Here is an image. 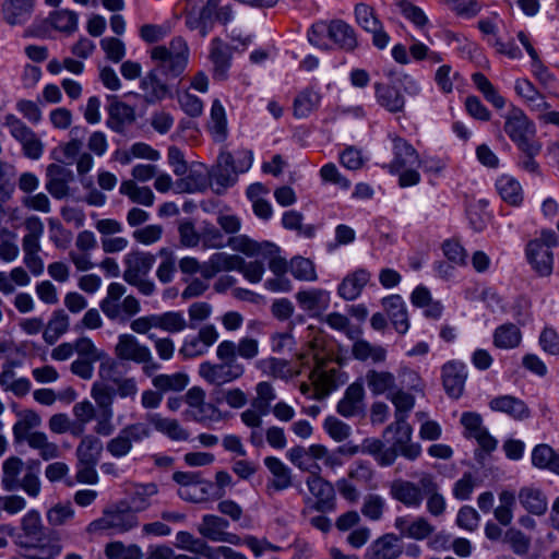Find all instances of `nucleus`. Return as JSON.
I'll return each mask as SVG.
<instances>
[{"label":"nucleus","mask_w":559,"mask_h":559,"mask_svg":"<svg viewBox=\"0 0 559 559\" xmlns=\"http://www.w3.org/2000/svg\"><path fill=\"white\" fill-rule=\"evenodd\" d=\"M152 60L157 66L140 81V96L147 105H155L171 96L169 79L183 73L189 59L187 43L181 37L174 38L169 46H155L151 50Z\"/></svg>","instance_id":"obj_1"},{"label":"nucleus","mask_w":559,"mask_h":559,"mask_svg":"<svg viewBox=\"0 0 559 559\" xmlns=\"http://www.w3.org/2000/svg\"><path fill=\"white\" fill-rule=\"evenodd\" d=\"M215 354L218 361H203L199 366V374L209 384L222 386L245 374L246 367L239 359H255L259 356V341L251 336H243L237 343L224 340L218 343Z\"/></svg>","instance_id":"obj_2"},{"label":"nucleus","mask_w":559,"mask_h":559,"mask_svg":"<svg viewBox=\"0 0 559 559\" xmlns=\"http://www.w3.org/2000/svg\"><path fill=\"white\" fill-rule=\"evenodd\" d=\"M23 534L19 537L20 555L25 559H55L62 550L56 533L44 534L38 511H28L21 520Z\"/></svg>","instance_id":"obj_3"},{"label":"nucleus","mask_w":559,"mask_h":559,"mask_svg":"<svg viewBox=\"0 0 559 559\" xmlns=\"http://www.w3.org/2000/svg\"><path fill=\"white\" fill-rule=\"evenodd\" d=\"M155 260L153 253L141 250H132L123 257V281L146 297L153 296L156 292L155 283L148 278Z\"/></svg>","instance_id":"obj_4"},{"label":"nucleus","mask_w":559,"mask_h":559,"mask_svg":"<svg viewBox=\"0 0 559 559\" xmlns=\"http://www.w3.org/2000/svg\"><path fill=\"white\" fill-rule=\"evenodd\" d=\"M418 162L419 155L409 142L399 136L393 139V159L386 167L391 174L400 175V187L407 188L420 182V174L412 168Z\"/></svg>","instance_id":"obj_5"},{"label":"nucleus","mask_w":559,"mask_h":559,"mask_svg":"<svg viewBox=\"0 0 559 559\" xmlns=\"http://www.w3.org/2000/svg\"><path fill=\"white\" fill-rule=\"evenodd\" d=\"M394 440L392 447L385 448L384 443L380 439L366 438L360 444V453L371 455L380 466L392 465L397 455L415 461L421 454V447L419 443L406 441L404 447H400L399 435L394 433Z\"/></svg>","instance_id":"obj_6"},{"label":"nucleus","mask_w":559,"mask_h":559,"mask_svg":"<svg viewBox=\"0 0 559 559\" xmlns=\"http://www.w3.org/2000/svg\"><path fill=\"white\" fill-rule=\"evenodd\" d=\"M139 525L136 514L129 508L127 501H119L109 506L103 511L99 519L88 525L91 533L109 532L110 534H122Z\"/></svg>","instance_id":"obj_7"},{"label":"nucleus","mask_w":559,"mask_h":559,"mask_svg":"<svg viewBox=\"0 0 559 559\" xmlns=\"http://www.w3.org/2000/svg\"><path fill=\"white\" fill-rule=\"evenodd\" d=\"M306 486L313 498L305 499L306 506L301 510V516L307 518L312 511L325 513L332 512L336 508V493L333 484L321 475H309Z\"/></svg>","instance_id":"obj_8"},{"label":"nucleus","mask_w":559,"mask_h":559,"mask_svg":"<svg viewBox=\"0 0 559 559\" xmlns=\"http://www.w3.org/2000/svg\"><path fill=\"white\" fill-rule=\"evenodd\" d=\"M55 163L46 169V190L56 199L64 198L69 192L70 169L67 159L70 158V143L56 147L51 152Z\"/></svg>","instance_id":"obj_9"},{"label":"nucleus","mask_w":559,"mask_h":559,"mask_svg":"<svg viewBox=\"0 0 559 559\" xmlns=\"http://www.w3.org/2000/svg\"><path fill=\"white\" fill-rule=\"evenodd\" d=\"M388 400L395 408V420L385 428V432L399 435L397 444L404 447L406 441L412 440L413 429L406 419L415 406V396L412 394V391L396 388L388 395Z\"/></svg>","instance_id":"obj_10"},{"label":"nucleus","mask_w":559,"mask_h":559,"mask_svg":"<svg viewBox=\"0 0 559 559\" xmlns=\"http://www.w3.org/2000/svg\"><path fill=\"white\" fill-rule=\"evenodd\" d=\"M394 528L402 537L425 540L433 536L429 543L430 547L437 548L448 542V536L443 533L436 534V526L424 515H418L413 519L401 515L394 520Z\"/></svg>","instance_id":"obj_11"},{"label":"nucleus","mask_w":559,"mask_h":559,"mask_svg":"<svg viewBox=\"0 0 559 559\" xmlns=\"http://www.w3.org/2000/svg\"><path fill=\"white\" fill-rule=\"evenodd\" d=\"M152 436V428L146 423L138 421L124 426L106 442V451L114 459H121L131 453L133 443H140Z\"/></svg>","instance_id":"obj_12"},{"label":"nucleus","mask_w":559,"mask_h":559,"mask_svg":"<svg viewBox=\"0 0 559 559\" xmlns=\"http://www.w3.org/2000/svg\"><path fill=\"white\" fill-rule=\"evenodd\" d=\"M503 129L522 152H540V144L534 140V126L521 110L507 118Z\"/></svg>","instance_id":"obj_13"},{"label":"nucleus","mask_w":559,"mask_h":559,"mask_svg":"<svg viewBox=\"0 0 559 559\" xmlns=\"http://www.w3.org/2000/svg\"><path fill=\"white\" fill-rule=\"evenodd\" d=\"M317 360L316 368L310 372V380L313 385V400H322L330 393L345 384L347 381L346 372L338 368H331L329 370L323 368L322 359L314 354Z\"/></svg>","instance_id":"obj_14"},{"label":"nucleus","mask_w":559,"mask_h":559,"mask_svg":"<svg viewBox=\"0 0 559 559\" xmlns=\"http://www.w3.org/2000/svg\"><path fill=\"white\" fill-rule=\"evenodd\" d=\"M4 126L10 134L21 144L25 157L37 160L44 153V143L37 134L14 115H7Z\"/></svg>","instance_id":"obj_15"},{"label":"nucleus","mask_w":559,"mask_h":559,"mask_svg":"<svg viewBox=\"0 0 559 559\" xmlns=\"http://www.w3.org/2000/svg\"><path fill=\"white\" fill-rule=\"evenodd\" d=\"M354 12L357 24L366 32L372 34V44L378 49H384L389 45L390 36L384 31L383 24L378 19L374 9L366 3H358Z\"/></svg>","instance_id":"obj_16"},{"label":"nucleus","mask_w":559,"mask_h":559,"mask_svg":"<svg viewBox=\"0 0 559 559\" xmlns=\"http://www.w3.org/2000/svg\"><path fill=\"white\" fill-rule=\"evenodd\" d=\"M78 354V358L72 361V373L83 379H91L94 371V364L102 357V353L94 346L87 337L79 338L72 345V352Z\"/></svg>","instance_id":"obj_17"},{"label":"nucleus","mask_w":559,"mask_h":559,"mask_svg":"<svg viewBox=\"0 0 559 559\" xmlns=\"http://www.w3.org/2000/svg\"><path fill=\"white\" fill-rule=\"evenodd\" d=\"M238 171L235 167L234 155L222 151L217 157L216 165L210 173V179L216 186V192L221 193L234 186L237 181Z\"/></svg>","instance_id":"obj_18"},{"label":"nucleus","mask_w":559,"mask_h":559,"mask_svg":"<svg viewBox=\"0 0 559 559\" xmlns=\"http://www.w3.org/2000/svg\"><path fill=\"white\" fill-rule=\"evenodd\" d=\"M461 424L465 429L466 437L475 439L485 452L490 453L496 450L498 441L484 427L483 418L479 414L473 412L463 413Z\"/></svg>","instance_id":"obj_19"},{"label":"nucleus","mask_w":559,"mask_h":559,"mask_svg":"<svg viewBox=\"0 0 559 559\" xmlns=\"http://www.w3.org/2000/svg\"><path fill=\"white\" fill-rule=\"evenodd\" d=\"M336 409L341 416L346 418L364 413L365 389L362 380H357L347 386L343 397L337 403Z\"/></svg>","instance_id":"obj_20"},{"label":"nucleus","mask_w":559,"mask_h":559,"mask_svg":"<svg viewBox=\"0 0 559 559\" xmlns=\"http://www.w3.org/2000/svg\"><path fill=\"white\" fill-rule=\"evenodd\" d=\"M467 378L466 366L462 361L451 360L442 366V383L445 392L453 399H459Z\"/></svg>","instance_id":"obj_21"},{"label":"nucleus","mask_w":559,"mask_h":559,"mask_svg":"<svg viewBox=\"0 0 559 559\" xmlns=\"http://www.w3.org/2000/svg\"><path fill=\"white\" fill-rule=\"evenodd\" d=\"M298 306L312 317L322 314L330 307V292L322 288L299 290L295 295Z\"/></svg>","instance_id":"obj_22"},{"label":"nucleus","mask_w":559,"mask_h":559,"mask_svg":"<svg viewBox=\"0 0 559 559\" xmlns=\"http://www.w3.org/2000/svg\"><path fill=\"white\" fill-rule=\"evenodd\" d=\"M401 537L386 533L374 539L366 550V559H397L402 555Z\"/></svg>","instance_id":"obj_23"},{"label":"nucleus","mask_w":559,"mask_h":559,"mask_svg":"<svg viewBox=\"0 0 559 559\" xmlns=\"http://www.w3.org/2000/svg\"><path fill=\"white\" fill-rule=\"evenodd\" d=\"M391 497L411 509H418L424 501L421 485L409 480H394L390 486Z\"/></svg>","instance_id":"obj_24"},{"label":"nucleus","mask_w":559,"mask_h":559,"mask_svg":"<svg viewBox=\"0 0 559 559\" xmlns=\"http://www.w3.org/2000/svg\"><path fill=\"white\" fill-rule=\"evenodd\" d=\"M526 255L532 267L540 276H548L552 272L554 255L551 250L542 241L532 240L526 248Z\"/></svg>","instance_id":"obj_25"},{"label":"nucleus","mask_w":559,"mask_h":559,"mask_svg":"<svg viewBox=\"0 0 559 559\" xmlns=\"http://www.w3.org/2000/svg\"><path fill=\"white\" fill-rule=\"evenodd\" d=\"M115 354L121 360L139 362L150 358V348L141 344L134 335L121 334L115 346Z\"/></svg>","instance_id":"obj_26"},{"label":"nucleus","mask_w":559,"mask_h":559,"mask_svg":"<svg viewBox=\"0 0 559 559\" xmlns=\"http://www.w3.org/2000/svg\"><path fill=\"white\" fill-rule=\"evenodd\" d=\"M34 10V0H3L1 4L2 20L10 26L23 25Z\"/></svg>","instance_id":"obj_27"},{"label":"nucleus","mask_w":559,"mask_h":559,"mask_svg":"<svg viewBox=\"0 0 559 559\" xmlns=\"http://www.w3.org/2000/svg\"><path fill=\"white\" fill-rule=\"evenodd\" d=\"M382 306L400 334H405L409 329V319L405 301L400 295H391L382 299Z\"/></svg>","instance_id":"obj_28"},{"label":"nucleus","mask_w":559,"mask_h":559,"mask_svg":"<svg viewBox=\"0 0 559 559\" xmlns=\"http://www.w3.org/2000/svg\"><path fill=\"white\" fill-rule=\"evenodd\" d=\"M419 484L426 496V510L433 518H441L447 511V500L439 491V486L430 474H425Z\"/></svg>","instance_id":"obj_29"},{"label":"nucleus","mask_w":559,"mask_h":559,"mask_svg":"<svg viewBox=\"0 0 559 559\" xmlns=\"http://www.w3.org/2000/svg\"><path fill=\"white\" fill-rule=\"evenodd\" d=\"M146 420L150 427L153 426L156 431L173 441H188L190 438L189 431L177 419L163 417L158 413H150L146 414Z\"/></svg>","instance_id":"obj_30"},{"label":"nucleus","mask_w":559,"mask_h":559,"mask_svg":"<svg viewBox=\"0 0 559 559\" xmlns=\"http://www.w3.org/2000/svg\"><path fill=\"white\" fill-rule=\"evenodd\" d=\"M372 395H388L393 392L396 386V377L386 370L369 369L365 373L364 381Z\"/></svg>","instance_id":"obj_31"},{"label":"nucleus","mask_w":559,"mask_h":559,"mask_svg":"<svg viewBox=\"0 0 559 559\" xmlns=\"http://www.w3.org/2000/svg\"><path fill=\"white\" fill-rule=\"evenodd\" d=\"M370 278V272L365 269H357L343 278L337 287L338 296L348 301L357 299Z\"/></svg>","instance_id":"obj_32"},{"label":"nucleus","mask_w":559,"mask_h":559,"mask_svg":"<svg viewBox=\"0 0 559 559\" xmlns=\"http://www.w3.org/2000/svg\"><path fill=\"white\" fill-rule=\"evenodd\" d=\"M377 103L392 114L401 112L405 106V98L400 90L393 85L377 82L373 85Z\"/></svg>","instance_id":"obj_33"},{"label":"nucleus","mask_w":559,"mask_h":559,"mask_svg":"<svg viewBox=\"0 0 559 559\" xmlns=\"http://www.w3.org/2000/svg\"><path fill=\"white\" fill-rule=\"evenodd\" d=\"M158 493V487L154 483L133 484L126 500L134 514L143 512L152 506V498Z\"/></svg>","instance_id":"obj_34"},{"label":"nucleus","mask_w":559,"mask_h":559,"mask_svg":"<svg viewBox=\"0 0 559 559\" xmlns=\"http://www.w3.org/2000/svg\"><path fill=\"white\" fill-rule=\"evenodd\" d=\"M514 90L525 105L537 115H542L548 109V104L543 94H540L531 81L527 79H518Z\"/></svg>","instance_id":"obj_35"},{"label":"nucleus","mask_w":559,"mask_h":559,"mask_svg":"<svg viewBox=\"0 0 559 559\" xmlns=\"http://www.w3.org/2000/svg\"><path fill=\"white\" fill-rule=\"evenodd\" d=\"M489 407L493 412H501L513 419L522 420L530 417V409L524 401L513 395H501L492 399Z\"/></svg>","instance_id":"obj_36"},{"label":"nucleus","mask_w":559,"mask_h":559,"mask_svg":"<svg viewBox=\"0 0 559 559\" xmlns=\"http://www.w3.org/2000/svg\"><path fill=\"white\" fill-rule=\"evenodd\" d=\"M330 41L345 51H353L358 43L354 28L342 20L329 23Z\"/></svg>","instance_id":"obj_37"},{"label":"nucleus","mask_w":559,"mask_h":559,"mask_svg":"<svg viewBox=\"0 0 559 559\" xmlns=\"http://www.w3.org/2000/svg\"><path fill=\"white\" fill-rule=\"evenodd\" d=\"M518 497L521 506L531 514L543 515L547 511V498L538 488L523 487Z\"/></svg>","instance_id":"obj_38"},{"label":"nucleus","mask_w":559,"mask_h":559,"mask_svg":"<svg viewBox=\"0 0 559 559\" xmlns=\"http://www.w3.org/2000/svg\"><path fill=\"white\" fill-rule=\"evenodd\" d=\"M522 332L513 323H503L497 326L492 334V343L499 349H513L520 346Z\"/></svg>","instance_id":"obj_39"},{"label":"nucleus","mask_w":559,"mask_h":559,"mask_svg":"<svg viewBox=\"0 0 559 559\" xmlns=\"http://www.w3.org/2000/svg\"><path fill=\"white\" fill-rule=\"evenodd\" d=\"M264 465L273 476L270 483L272 488L281 491L292 486V471L278 457L266 456L264 459Z\"/></svg>","instance_id":"obj_40"},{"label":"nucleus","mask_w":559,"mask_h":559,"mask_svg":"<svg viewBox=\"0 0 559 559\" xmlns=\"http://www.w3.org/2000/svg\"><path fill=\"white\" fill-rule=\"evenodd\" d=\"M210 59L214 64V76L224 79L230 66V48L219 38L211 43Z\"/></svg>","instance_id":"obj_41"},{"label":"nucleus","mask_w":559,"mask_h":559,"mask_svg":"<svg viewBox=\"0 0 559 559\" xmlns=\"http://www.w3.org/2000/svg\"><path fill=\"white\" fill-rule=\"evenodd\" d=\"M228 526L229 522L224 518L214 514H205L202 516V521L198 526V532L204 538L219 543Z\"/></svg>","instance_id":"obj_42"},{"label":"nucleus","mask_w":559,"mask_h":559,"mask_svg":"<svg viewBox=\"0 0 559 559\" xmlns=\"http://www.w3.org/2000/svg\"><path fill=\"white\" fill-rule=\"evenodd\" d=\"M123 284L114 282L107 287V295L100 301V309L108 319H118L121 316L120 299L126 294Z\"/></svg>","instance_id":"obj_43"},{"label":"nucleus","mask_w":559,"mask_h":559,"mask_svg":"<svg viewBox=\"0 0 559 559\" xmlns=\"http://www.w3.org/2000/svg\"><path fill=\"white\" fill-rule=\"evenodd\" d=\"M119 192L130 199L131 202L143 206H152L155 202V195L147 186H138L134 180H123L120 185Z\"/></svg>","instance_id":"obj_44"},{"label":"nucleus","mask_w":559,"mask_h":559,"mask_svg":"<svg viewBox=\"0 0 559 559\" xmlns=\"http://www.w3.org/2000/svg\"><path fill=\"white\" fill-rule=\"evenodd\" d=\"M258 257L267 262L269 269L274 275H284L289 271V263L281 255V248L273 242L263 241Z\"/></svg>","instance_id":"obj_45"},{"label":"nucleus","mask_w":559,"mask_h":559,"mask_svg":"<svg viewBox=\"0 0 559 559\" xmlns=\"http://www.w3.org/2000/svg\"><path fill=\"white\" fill-rule=\"evenodd\" d=\"M188 383L189 377L183 372L156 374L152 379L153 386L162 394L183 391Z\"/></svg>","instance_id":"obj_46"},{"label":"nucleus","mask_w":559,"mask_h":559,"mask_svg":"<svg viewBox=\"0 0 559 559\" xmlns=\"http://www.w3.org/2000/svg\"><path fill=\"white\" fill-rule=\"evenodd\" d=\"M103 449L99 438L94 435H85L76 448L78 462L98 463Z\"/></svg>","instance_id":"obj_47"},{"label":"nucleus","mask_w":559,"mask_h":559,"mask_svg":"<svg viewBox=\"0 0 559 559\" xmlns=\"http://www.w3.org/2000/svg\"><path fill=\"white\" fill-rule=\"evenodd\" d=\"M496 188L501 199L510 205H520L523 201V192L518 180L510 176H501Z\"/></svg>","instance_id":"obj_48"},{"label":"nucleus","mask_w":559,"mask_h":559,"mask_svg":"<svg viewBox=\"0 0 559 559\" xmlns=\"http://www.w3.org/2000/svg\"><path fill=\"white\" fill-rule=\"evenodd\" d=\"M209 129L217 142H223L227 136L226 112L218 99H214L212 103Z\"/></svg>","instance_id":"obj_49"},{"label":"nucleus","mask_w":559,"mask_h":559,"mask_svg":"<svg viewBox=\"0 0 559 559\" xmlns=\"http://www.w3.org/2000/svg\"><path fill=\"white\" fill-rule=\"evenodd\" d=\"M353 356L360 361L371 360L372 362H383L386 358V350L380 345H373L366 340H358L352 348Z\"/></svg>","instance_id":"obj_50"},{"label":"nucleus","mask_w":559,"mask_h":559,"mask_svg":"<svg viewBox=\"0 0 559 559\" xmlns=\"http://www.w3.org/2000/svg\"><path fill=\"white\" fill-rule=\"evenodd\" d=\"M108 126L115 130L120 131L126 123H130L134 120V110L129 105L112 100L108 106Z\"/></svg>","instance_id":"obj_51"},{"label":"nucleus","mask_w":559,"mask_h":559,"mask_svg":"<svg viewBox=\"0 0 559 559\" xmlns=\"http://www.w3.org/2000/svg\"><path fill=\"white\" fill-rule=\"evenodd\" d=\"M23 461L17 456H10L2 465V486L8 491H14L20 488V474L23 468Z\"/></svg>","instance_id":"obj_52"},{"label":"nucleus","mask_w":559,"mask_h":559,"mask_svg":"<svg viewBox=\"0 0 559 559\" xmlns=\"http://www.w3.org/2000/svg\"><path fill=\"white\" fill-rule=\"evenodd\" d=\"M386 500L378 493H368L365 496L360 512L371 522H378L383 519L386 511Z\"/></svg>","instance_id":"obj_53"},{"label":"nucleus","mask_w":559,"mask_h":559,"mask_svg":"<svg viewBox=\"0 0 559 559\" xmlns=\"http://www.w3.org/2000/svg\"><path fill=\"white\" fill-rule=\"evenodd\" d=\"M69 328L68 316L63 310H57L52 313L46 329L44 330V340L46 343L55 344Z\"/></svg>","instance_id":"obj_54"},{"label":"nucleus","mask_w":559,"mask_h":559,"mask_svg":"<svg viewBox=\"0 0 559 559\" xmlns=\"http://www.w3.org/2000/svg\"><path fill=\"white\" fill-rule=\"evenodd\" d=\"M255 396L251 401V406L257 407L262 413H270L272 403L276 400V391L269 381L258 382L255 388Z\"/></svg>","instance_id":"obj_55"},{"label":"nucleus","mask_w":559,"mask_h":559,"mask_svg":"<svg viewBox=\"0 0 559 559\" xmlns=\"http://www.w3.org/2000/svg\"><path fill=\"white\" fill-rule=\"evenodd\" d=\"M157 329L168 333H180L188 328V322L180 311H166L156 314Z\"/></svg>","instance_id":"obj_56"},{"label":"nucleus","mask_w":559,"mask_h":559,"mask_svg":"<svg viewBox=\"0 0 559 559\" xmlns=\"http://www.w3.org/2000/svg\"><path fill=\"white\" fill-rule=\"evenodd\" d=\"M472 81L477 90L484 95L487 102L491 103L496 108L501 109L506 105L504 98L498 93L496 87L481 72L472 75Z\"/></svg>","instance_id":"obj_57"},{"label":"nucleus","mask_w":559,"mask_h":559,"mask_svg":"<svg viewBox=\"0 0 559 559\" xmlns=\"http://www.w3.org/2000/svg\"><path fill=\"white\" fill-rule=\"evenodd\" d=\"M395 7L400 14L409 21L415 27L423 29L429 20L421 8L415 5L409 0H396Z\"/></svg>","instance_id":"obj_58"},{"label":"nucleus","mask_w":559,"mask_h":559,"mask_svg":"<svg viewBox=\"0 0 559 559\" xmlns=\"http://www.w3.org/2000/svg\"><path fill=\"white\" fill-rule=\"evenodd\" d=\"M40 425V417L33 411H26L13 426L14 441H25L33 432L31 430Z\"/></svg>","instance_id":"obj_59"},{"label":"nucleus","mask_w":559,"mask_h":559,"mask_svg":"<svg viewBox=\"0 0 559 559\" xmlns=\"http://www.w3.org/2000/svg\"><path fill=\"white\" fill-rule=\"evenodd\" d=\"M289 272L298 281L314 282L318 280L313 262L304 257H294L290 260Z\"/></svg>","instance_id":"obj_60"},{"label":"nucleus","mask_w":559,"mask_h":559,"mask_svg":"<svg viewBox=\"0 0 559 559\" xmlns=\"http://www.w3.org/2000/svg\"><path fill=\"white\" fill-rule=\"evenodd\" d=\"M499 501L500 504L493 510L495 519L501 525L508 526L513 520L515 495L510 490H503L499 493Z\"/></svg>","instance_id":"obj_61"},{"label":"nucleus","mask_w":559,"mask_h":559,"mask_svg":"<svg viewBox=\"0 0 559 559\" xmlns=\"http://www.w3.org/2000/svg\"><path fill=\"white\" fill-rule=\"evenodd\" d=\"M186 414L189 418L203 425H209L221 419L219 409L214 404L207 403L206 401L191 409H187Z\"/></svg>","instance_id":"obj_62"},{"label":"nucleus","mask_w":559,"mask_h":559,"mask_svg":"<svg viewBox=\"0 0 559 559\" xmlns=\"http://www.w3.org/2000/svg\"><path fill=\"white\" fill-rule=\"evenodd\" d=\"M320 95L311 90L301 92L294 102V114L297 118L308 117L319 105Z\"/></svg>","instance_id":"obj_63"},{"label":"nucleus","mask_w":559,"mask_h":559,"mask_svg":"<svg viewBox=\"0 0 559 559\" xmlns=\"http://www.w3.org/2000/svg\"><path fill=\"white\" fill-rule=\"evenodd\" d=\"M207 187L206 177L198 170H191L187 177L175 183V190L179 193H193L203 191Z\"/></svg>","instance_id":"obj_64"}]
</instances>
